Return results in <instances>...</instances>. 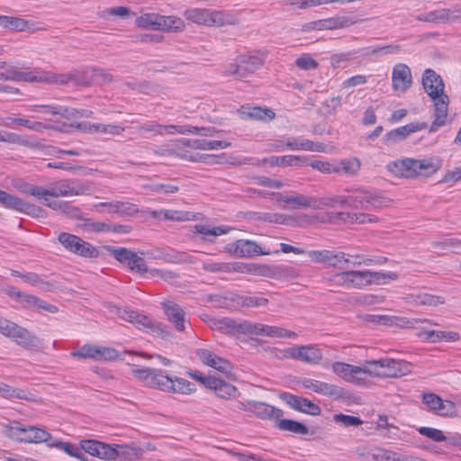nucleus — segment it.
<instances>
[{
	"label": "nucleus",
	"mask_w": 461,
	"mask_h": 461,
	"mask_svg": "<svg viewBox=\"0 0 461 461\" xmlns=\"http://www.w3.org/2000/svg\"><path fill=\"white\" fill-rule=\"evenodd\" d=\"M96 70L86 68L82 70H73L68 73H55L41 69L21 71L16 68H10L5 72L0 73V80H12L16 82H40L56 85H90L96 76Z\"/></svg>",
	"instance_id": "1"
},
{
	"label": "nucleus",
	"mask_w": 461,
	"mask_h": 461,
	"mask_svg": "<svg viewBox=\"0 0 461 461\" xmlns=\"http://www.w3.org/2000/svg\"><path fill=\"white\" fill-rule=\"evenodd\" d=\"M422 86L433 102L434 121L430 124L429 131L435 132L447 122L449 98L444 92L443 79L430 68L426 69L423 73Z\"/></svg>",
	"instance_id": "2"
},
{
	"label": "nucleus",
	"mask_w": 461,
	"mask_h": 461,
	"mask_svg": "<svg viewBox=\"0 0 461 461\" xmlns=\"http://www.w3.org/2000/svg\"><path fill=\"white\" fill-rule=\"evenodd\" d=\"M45 190L53 191L56 194H45L42 197H39V201L43 203L46 206L52 210L61 212L68 215H76L78 210L72 206L70 203L64 201L52 200L51 198H57L59 196L68 197L80 195L83 194V188L76 185L74 181L68 179H63L55 182L49 186L45 187Z\"/></svg>",
	"instance_id": "3"
},
{
	"label": "nucleus",
	"mask_w": 461,
	"mask_h": 461,
	"mask_svg": "<svg viewBox=\"0 0 461 461\" xmlns=\"http://www.w3.org/2000/svg\"><path fill=\"white\" fill-rule=\"evenodd\" d=\"M230 146V142L226 140H208L205 139H185L177 140L169 149L172 154L176 157L189 160L197 161L199 154L194 155L189 149L200 150H219L227 149Z\"/></svg>",
	"instance_id": "4"
},
{
	"label": "nucleus",
	"mask_w": 461,
	"mask_h": 461,
	"mask_svg": "<svg viewBox=\"0 0 461 461\" xmlns=\"http://www.w3.org/2000/svg\"><path fill=\"white\" fill-rule=\"evenodd\" d=\"M266 58V52L261 50L240 54L234 62L230 63L226 67L224 75L233 76L237 79H241L259 69L263 66Z\"/></svg>",
	"instance_id": "5"
},
{
	"label": "nucleus",
	"mask_w": 461,
	"mask_h": 461,
	"mask_svg": "<svg viewBox=\"0 0 461 461\" xmlns=\"http://www.w3.org/2000/svg\"><path fill=\"white\" fill-rule=\"evenodd\" d=\"M5 434L13 440L24 443L48 442L51 435L44 429L34 426H23L14 421L5 427Z\"/></svg>",
	"instance_id": "6"
},
{
	"label": "nucleus",
	"mask_w": 461,
	"mask_h": 461,
	"mask_svg": "<svg viewBox=\"0 0 461 461\" xmlns=\"http://www.w3.org/2000/svg\"><path fill=\"white\" fill-rule=\"evenodd\" d=\"M390 200L380 192L373 189H357L352 194L341 199V205L355 208L372 209L388 206Z\"/></svg>",
	"instance_id": "7"
},
{
	"label": "nucleus",
	"mask_w": 461,
	"mask_h": 461,
	"mask_svg": "<svg viewBox=\"0 0 461 461\" xmlns=\"http://www.w3.org/2000/svg\"><path fill=\"white\" fill-rule=\"evenodd\" d=\"M135 23L141 29L153 31L181 32L185 28V23L181 18L158 14H144L136 17Z\"/></svg>",
	"instance_id": "8"
},
{
	"label": "nucleus",
	"mask_w": 461,
	"mask_h": 461,
	"mask_svg": "<svg viewBox=\"0 0 461 461\" xmlns=\"http://www.w3.org/2000/svg\"><path fill=\"white\" fill-rule=\"evenodd\" d=\"M398 276L395 272L372 271L369 269L349 270V289H363L372 285H384L388 279L396 280Z\"/></svg>",
	"instance_id": "9"
},
{
	"label": "nucleus",
	"mask_w": 461,
	"mask_h": 461,
	"mask_svg": "<svg viewBox=\"0 0 461 461\" xmlns=\"http://www.w3.org/2000/svg\"><path fill=\"white\" fill-rule=\"evenodd\" d=\"M59 242L64 249L77 256L83 258H97L99 252L91 243L83 240L77 235L61 232L58 236Z\"/></svg>",
	"instance_id": "10"
},
{
	"label": "nucleus",
	"mask_w": 461,
	"mask_h": 461,
	"mask_svg": "<svg viewBox=\"0 0 461 461\" xmlns=\"http://www.w3.org/2000/svg\"><path fill=\"white\" fill-rule=\"evenodd\" d=\"M0 203L7 208L16 212L27 214L34 218H44L47 212L41 207L26 202L22 198L13 195L0 189Z\"/></svg>",
	"instance_id": "11"
},
{
	"label": "nucleus",
	"mask_w": 461,
	"mask_h": 461,
	"mask_svg": "<svg viewBox=\"0 0 461 461\" xmlns=\"http://www.w3.org/2000/svg\"><path fill=\"white\" fill-rule=\"evenodd\" d=\"M117 261L126 265L131 270L137 273L142 274L149 272L151 276H158L161 278H167L168 276V273H166L163 270L156 268L148 270L144 258L125 248L117 247Z\"/></svg>",
	"instance_id": "12"
},
{
	"label": "nucleus",
	"mask_w": 461,
	"mask_h": 461,
	"mask_svg": "<svg viewBox=\"0 0 461 461\" xmlns=\"http://www.w3.org/2000/svg\"><path fill=\"white\" fill-rule=\"evenodd\" d=\"M185 17L192 23L205 26H221L226 22L222 12L203 8L187 9L185 12Z\"/></svg>",
	"instance_id": "13"
},
{
	"label": "nucleus",
	"mask_w": 461,
	"mask_h": 461,
	"mask_svg": "<svg viewBox=\"0 0 461 461\" xmlns=\"http://www.w3.org/2000/svg\"><path fill=\"white\" fill-rule=\"evenodd\" d=\"M117 317L134 324L138 329L146 332L155 333L162 330L159 322L153 321L149 316L139 314L129 308L121 309L117 306Z\"/></svg>",
	"instance_id": "14"
},
{
	"label": "nucleus",
	"mask_w": 461,
	"mask_h": 461,
	"mask_svg": "<svg viewBox=\"0 0 461 461\" xmlns=\"http://www.w3.org/2000/svg\"><path fill=\"white\" fill-rule=\"evenodd\" d=\"M225 251L236 258H251L271 254V250H263L258 243L249 240H239L234 243L228 244L225 247Z\"/></svg>",
	"instance_id": "15"
},
{
	"label": "nucleus",
	"mask_w": 461,
	"mask_h": 461,
	"mask_svg": "<svg viewBox=\"0 0 461 461\" xmlns=\"http://www.w3.org/2000/svg\"><path fill=\"white\" fill-rule=\"evenodd\" d=\"M287 357L310 365H317L322 359L321 350L315 345L294 346L285 350Z\"/></svg>",
	"instance_id": "16"
},
{
	"label": "nucleus",
	"mask_w": 461,
	"mask_h": 461,
	"mask_svg": "<svg viewBox=\"0 0 461 461\" xmlns=\"http://www.w3.org/2000/svg\"><path fill=\"white\" fill-rule=\"evenodd\" d=\"M299 384L305 390L314 392L323 396L332 398H340L343 396L342 388L333 384H329L320 380L306 377L302 378L299 381Z\"/></svg>",
	"instance_id": "17"
},
{
	"label": "nucleus",
	"mask_w": 461,
	"mask_h": 461,
	"mask_svg": "<svg viewBox=\"0 0 461 461\" xmlns=\"http://www.w3.org/2000/svg\"><path fill=\"white\" fill-rule=\"evenodd\" d=\"M281 400H283L292 409L309 414L312 416L320 415L321 409L319 405L315 404L307 398L292 394L290 393H283L280 394Z\"/></svg>",
	"instance_id": "18"
},
{
	"label": "nucleus",
	"mask_w": 461,
	"mask_h": 461,
	"mask_svg": "<svg viewBox=\"0 0 461 461\" xmlns=\"http://www.w3.org/2000/svg\"><path fill=\"white\" fill-rule=\"evenodd\" d=\"M196 355L204 365L216 369L227 376L232 375L233 366L231 363L219 357L214 352L206 348H200L196 351Z\"/></svg>",
	"instance_id": "19"
},
{
	"label": "nucleus",
	"mask_w": 461,
	"mask_h": 461,
	"mask_svg": "<svg viewBox=\"0 0 461 461\" xmlns=\"http://www.w3.org/2000/svg\"><path fill=\"white\" fill-rule=\"evenodd\" d=\"M212 328L230 335L249 334L251 322H239L233 319L224 317L213 319L212 321Z\"/></svg>",
	"instance_id": "20"
},
{
	"label": "nucleus",
	"mask_w": 461,
	"mask_h": 461,
	"mask_svg": "<svg viewBox=\"0 0 461 461\" xmlns=\"http://www.w3.org/2000/svg\"><path fill=\"white\" fill-rule=\"evenodd\" d=\"M412 84L411 68L403 63H397L392 70V87L393 91L405 93Z\"/></svg>",
	"instance_id": "21"
},
{
	"label": "nucleus",
	"mask_w": 461,
	"mask_h": 461,
	"mask_svg": "<svg viewBox=\"0 0 461 461\" xmlns=\"http://www.w3.org/2000/svg\"><path fill=\"white\" fill-rule=\"evenodd\" d=\"M459 18H461V10L456 7H453L420 14L418 15L417 20L428 23H453Z\"/></svg>",
	"instance_id": "22"
},
{
	"label": "nucleus",
	"mask_w": 461,
	"mask_h": 461,
	"mask_svg": "<svg viewBox=\"0 0 461 461\" xmlns=\"http://www.w3.org/2000/svg\"><path fill=\"white\" fill-rule=\"evenodd\" d=\"M80 450L102 459H115V447L97 440L84 439L80 441Z\"/></svg>",
	"instance_id": "23"
},
{
	"label": "nucleus",
	"mask_w": 461,
	"mask_h": 461,
	"mask_svg": "<svg viewBox=\"0 0 461 461\" xmlns=\"http://www.w3.org/2000/svg\"><path fill=\"white\" fill-rule=\"evenodd\" d=\"M382 377H400L409 374L411 365L403 360L394 358H381Z\"/></svg>",
	"instance_id": "24"
},
{
	"label": "nucleus",
	"mask_w": 461,
	"mask_h": 461,
	"mask_svg": "<svg viewBox=\"0 0 461 461\" xmlns=\"http://www.w3.org/2000/svg\"><path fill=\"white\" fill-rule=\"evenodd\" d=\"M249 334L267 336L270 338H289L296 339L297 333L278 326H270L261 323H251Z\"/></svg>",
	"instance_id": "25"
},
{
	"label": "nucleus",
	"mask_w": 461,
	"mask_h": 461,
	"mask_svg": "<svg viewBox=\"0 0 461 461\" xmlns=\"http://www.w3.org/2000/svg\"><path fill=\"white\" fill-rule=\"evenodd\" d=\"M7 338L12 339L24 348H37L41 344L40 339L36 336L16 323L14 324V328L11 329Z\"/></svg>",
	"instance_id": "26"
},
{
	"label": "nucleus",
	"mask_w": 461,
	"mask_h": 461,
	"mask_svg": "<svg viewBox=\"0 0 461 461\" xmlns=\"http://www.w3.org/2000/svg\"><path fill=\"white\" fill-rule=\"evenodd\" d=\"M17 124L21 126H24L29 130L41 132L47 129H56L59 131H66V125H63L62 127L58 126H52L50 123L43 122H38V121H30L24 118H13V117H7L5 119H1L0 124L4 125L5 127H12V124Z\"/></svg>",
	"instance_id": "27"
},
{
	"label": "nucleus",
	"mask_w": 461,
	"mask_h": 461,
	"mask_svg": "<svg viewBox=\"0 0 461 461\" xmlns=\"http://www.w3.org/2000/svg\"><path fill=\"white\" fill-rule=\"evenodd\" d=\"M308 257L312 262L327 264L331 267H336L339 261L349 262L346 258L344 252H335L333 250H310L307 253Z\"/></svg>",
	"instance_id": "28"
},
{
	"label": "nucleus",
	"mask_w": 461,
	"mask_h": 461,
	"mask_svg": "<svg viewBox=\"0 0 461 461\" xmlns=\"http://www.w3.org/2000/svg\"><path fill=\"white\" fill-rule=\"evenodd\" d=\"M205 386L214 391L216 395L221 399L235 398L239 394V391L234 385L216 377L206 379Z\"/></svg>",
	"instance_id": "29"
},
{
	"label": "nucleus",
	"mask_w": 461,
	"mask_h": 461,
	"mask_svg": "<svg viewBox=\"0 0 461 461\" xmlns=\"http://www.w3.org/2000/svg\"><path fill=\"white\" fill-rule=\"evenodd\" d=\"M332 371L341 379L349 383H358L361 377L360 366L343 362H334L331 365Z\"/></svg>",
	"instance_id": "30"
},
{
	"label": "nucleus",
	"mask_w": 461,
	"mask_h": 461,
	"mask_svg": "<svg viewBox=\"0 0 461 461\" xmlns=\"http://www.w3.org/2000/svg\"><path fill=\"white\" fill-rule=\"evenodd\" d=\"M285 147L290 150H304L313 152L326 151V145L322 142H314L312 140L300 137L287 138L285 140Z\"/></svg>",
	"instance_id": "31"
},
{
	"label": "nucleus",
	"mask_w": 461,
	"mask_h": 461,
	"mask_svg": "<svg viewBox=\"0 0 461 461\" xmlns=\"http://www.w3.org/2000/svg\"><path fill=\"white\" fill-rule=\"evenodd\" d=\"M162 307L168 321L174 324L176 330L183 331L185 328L184 310L173 301L162 303Z\"/></svg>",
	"instance_id": "32"
},
{
	"label": "nucleus",
	"mask_w": 461,
	"mask_h": 461,
	"mask_svg": "<svg viewBox=\"0 0 461 461\" xmlns=\"http://www.w3.org/2000/svg\"><path fill=\"white\" fill-rule=\"evenodd\" d=\"M356 23L357 19L354 16L337 15L316 22L315 28L318 30H338L349 27Z\"/></svg>",
	"instance_id": "33"
},
{
	"label": "nucleus",
	"mask_w": 461,
	"mask_h": 461,
	"mask_svg": "<svg viewBox=\"0 0 461 461\" xmlns=\"http://www.w3.org/2000/svg\"><path fill=\"white\" fill-rule=\"evenodd\" d=\"M238 114L244 120L251 119L258 121H271L276 115L271 109L249 105H242L238 110Z\"/></svg>",
	"instance_id": "34"
},
{
	"label": "nucleus",
	"mask_w": 461,
	"mask_h": 461,
	"mask_svg": "<svg viewBox=\"0 0 461 461\" xmlns=\"http://www.w3.org/2000/svg\"><path fill=\"white\" fill-rule=\"evenodd\" d=\"M32 111L41 112L46 114H59L64 118H78L82 116H88L86 111L79 112L76 109L67 108L59 105H34L32 109Z\"/></svg>",
	"instance_id": "35"
},
{
	"label": "nucleus",
	"mask_w": 461,
	"mask_h": 461,
	"mask_svg": "<svg viewBox=\"0 0 461 461\" xmlns=\"http://www.w3.org/2000/svg\"><path fill=\"white\" fill-rule=\"evenodd\" d=\"M250 412L261 420H278L283 416V411L263 402L253 401Z\"/></svg>",
	"instance_id": "36"
},
{
	"label": "nucleus",
	"mask_w": 461,
	"mask_h": 461,
	"mask_svg": "<svg viewBox=\"0 0 461 461\" xmlns=\"http://www.w3.org/2000/svg\"><path fill=\"white\" fill-rule=\"evenodd\" d=\"M287 205L292 209H316L318 202L313 196L305 195L296 192L288 194Z\"/></svg>",
	"instance_id": "37"
},
{
	"label": "nucleus",
	"mask_w": 461,
	"mask_h": 461,
	"mask_svg": "<svg viewBox=\"0 0 461 461\" xmlns=\"http://www.w3.org/2000/svg\"><path fill=\"white\" fill-rule=\"evenodd\" d=\"M414 167L417 176H429L441 167V160L438 158L414 159Z\"/></svg>",
	"instance_id": "38"
},
{
	"label": "nucleus",
	"mask_w": 461,
	"mask_h": 461,
	"mask_svg": "<svg viewBox=\"0 0 461 461\" xmlns=\"http://www.w3.org/2000/svg\"><path fill=\"white\" fill-rule=\"evenodd\" d=\"M357 452L360 456L366 457L367 460L391 461L393 451L376 446H366L359 447Z\"/></svg>",
	"instance_id": "39"
},
{
	"label": "nucleus",
	"mask_w": 461,
	"mask_h": 461,
	"mask_svg": "<svg viewBox=\"0 0 461 461\" xmlns=\"http://www.w3.org/2000/svg\"><path fill=\"white\" fill-rule=\"evenodd\" d=\"M420 337L431 343L439 341L455 342L460 339V336L457 332L450 330H425Z\"/></svg>",
	"instance_id": "40"
},
{
	"label": "nucleus",
	"mask_w": 461,
	"mask_h": 461,
	"mask_svg": "<svg viewBox=\"0 0 461 461\" xmlns=\"http://www.w3.org/2000/svg\"><path fill=\"white\" fill-rule=\"evenodd\" d=\"M227 269L226 273L238 272V273H249L261 276H267L269 268L266 266H260L256 264H245L242 262L226 263Z\"/></svg>",
	"instance_id": "41"
},
{
	"label": "nucleus",
	"mask_w": 461,
	"mask_h": 461,
	"mask_svg": "<svg viewBox=\"0 0 461 461\" xmlns=\"http://www.w3.org/2000/svg\"><path fill=\"white\" fill-rule=\"evenodd\" d=\"M142 455V449L135 443L126 444L117 440V461H132Z\"/></svg>",
	"instance_id": "42"
},
{
	"label": "nucleus",
	"mask_w": 461,
	"mask_h": 461,
	"mask_svg": "<svg viewBox=\"0 0 461 461\" xmlns=\"http://www.w3.org/2000/svg\"><path fill=\"white\" fill-rule=\"evenodd\" d=\"M265 161L270 167H288V166H303L306 164L304 157L296 155L271 156Z\"/></svg>",
	"instance_id": "43"
},
{
	"label": "nucleus",
	"mask_w": 461,
	"mask_h": 461,
	"mask_svg": "<svg viewBox=\"0 0 461 461\" xmlns=\"http://www.w3.org/2000/svg\"><path fill=\"white\" fill-rule=\"evenodd\" d=\"M167 393L191 394L196 390L195 384L185 378L171 376Z\"/></svg>",
	"instance_id": "44"
},
{
	"label": "nucleus",
	"mask_w": 461,
	"mask_h": 461,
	"mask_svg": "<svg viewBox=\"0 0 461 461\" xmlns=\"http://www.w3.org/2000/svg\"><path fill=\"white\" fill-rule=\"evenodd\" d=\"M16 295L21 298L23 302H25L28 306L34 307L38 310H42L50 313L58 312V307L43 301L34 295L17 292Z\"/></svg>",
	"instance_id": "45"
},
{
	"label": "nucleus",
	"mask_w": 461,
	"mask_h": 461,
	"mask_svg": "<svg viewBox=\"0 0 461 461\" xmlns=\"http://www.w3.org/2000/svg\"><path fill=\"white\" fill-rule=\"evenodd\" d=\"M14 186L22 194L34 196L36 199L48 194H56L53 191L45 190V186L32 185L22 180L14 183Z\"/></svg>",
	"instance_id": "46"
},
{
	"label": "nucleus",
	"mask_w": 461,
	"mask_h": 461,
	"mask_svg": "<svg viewBox=\"0 0 461 461\" xmlns=\"http://www.w3.org/2000/svg\"><path fill=\"white\" fill-rule=\"evenodd\" d=\"M360 161L356 158H348L335 162V173L345 176H354L360 169Z\"/></svg>",
	"instance_id": "47"
},
{
	"label": "nucleus",
	"mask_w": 461,
	"mask_h": 461,
	"mask_svg": "<svg viewBox=\"0 0 461 461\" xmlns=\"http://www.w3.org/2000/svg\"><path fill=\"white\" fill-rule=\"evenodd\" d=\"M276 427L283 431H289L297 435H306L309 432L308 428L302 422L287 420L278 419L276 422Z\"/></svg>",
	"instance_id": "48"
},
{
	"label": "nucleus",
	"mask_w": 461,
	"mask_h": 461,
	"mask_svg": "<svg viewBox=\"0 0 461 461\" xmlns=\"http://www.w3.org/2000/svg\"><path fill=\"white\" fill-rule=\"evenodd\" d=\"M420 128L413 123L406 124L402 127H398L394 130L390 131L386 133L385 139L387 141L390 142H397L403 139H405L407 136H409L411 133L419 131Z\"/></svg>",
	"instance_id": "49"
},
{
	"label": "nucleus",
	"mask_w": 461,
	"mask_h": 461,
	"mask_svg": "<svg viewBox=\"0 0 461 461\" xmlns=\"http://www.w3.org/2000/svg\"><path fill=\"white\" fill-rule=\"evenodd\" d=\"M49 446L51 447H56L57 449L65 452L70 456L83 460L84 455L81 452L79 447L75 444L55 439L49 443Z\"/></svg>",
	"instance_id": "50"
},
{
	"label": "nucleus",
	"mask_w": 461,
	"mask_h": 461,
	"mask_svg": "<svg viewBox=\"0 0 461 461\" xmlns=\"http://www.w3.org/2000/svg\"><path fill=\"white\" fill-rule=\"evenodd\" d=\"M257 219L269 223L283 225H290L294 221V219L289 215L274 212H258Z\"/></svg>",
	"instance_id": "51"
},
{
	"label": "nucleus",
	"mask_w": 461,
	"mask_h": 461,
	"mask_svg": "<svg viewBox=\"0 0 461 461\" xmlns=\"http://www.w3.org/2000/svg\"><path fill=\"white\" fill-rule=\"evenodd\" d=\"M170 379L171 376L167 375L165 371L155 368L149 386L163 392H167Z\"/></svg>",
	"instance_id": "52"
},
{
	"label": "nucleus",
	"mask_w": 461,
	"mask_h": 461,
	"mask_svg": "<svg viewBox=\"0 0 461 461\" xmlns=\"http://www.w3.org/2000/svg\"><path fill=\"white\" fill-rule=\"evenodd\" d=\"M432 412L443 417H454L457 414V409L453 402L440 398Z\"/></svg>",
	"instance_id": "53"
},
{
	"label": "nucleus",
	"mask_w": 461,
	"mask_h": 461,
	"mask_svg": "<svg viewBox=\"0 0 461 461\" xmlns=\"http://www.w3.org/2000/svg\"><path fill=\"white\" fill-rule=\"evenodd\" d=\"M95 345L91 343L84 344L78 349L70 352V357L77 359H91L95 361Z\"/></svg>",
	"instance_id": "54"
},
{
	"label": "nucleus",
	"mask_w": 461,
	"mask_h": 461,
	"mask_svg": "<svg viewBox=\"0 0 461 461\" xmlns=\"http://www.w3.org/2000/svg\"><path fill=\"white\" fill-rule=\"evenodd\" d=\"M77 128L84 132L95 133V132H110L113 133L114 126L104 125L101 123L82 122L77 125Z\"/></svg>",
	"instance_id": "55"
},
{
	"label": "nucleus",
	"mask_w": 461,
	"mask_h": 461,
	"mask_svg": "<svg viewBox=\"0 0 461 461\" xmlns=\"http://www.w3.org/2000/svg\"><path fill=\"white\" fill-rule=\"evenodd\" d=\"M267 303V298L254 295H241L237 298V303L242 307H259L266 305Z\"/></svg>",
	"instance_id": "56"
},
{
	"label": "nucleus",
	"mask_w": 461,
	"mask_h": 461,
	"mask_svg": "<svg viewBox=\"0 0 461 461\" xmlns=\"http://www.w3.org/2000/svg\"><path fill=\"white\" fill-rule=\"evenodd\" d=\"M332 420L335 423L344 427H358L363 424V420L359 417L343 413L334 414Z\"/></svg>",
	"instance_id": "57"
},
{
	"label": "nucleus",
	"mask_w": 461,
	"mask_h": 461,
	"mask_svg": "<svg viewBox=\"0 0 461 461\" xmlns=\"http://www.w3.org/2000/svg\"><path fill=\"white\" fill-rule=\"evenodd\" d=\"M230 230V228L226 226H217V227H210L208 225H197L196 226V231L202 235L204 236V238L207 237H217L220 235H223L228 233Z\"/></svg>",
	"instance_id": "58"
},
{
	"label": "nucleus",
	"mask_w": 461,
	"mask_h": 461,
	"mask_svg": "<svg viewBox=\"0 0 461 461\" xmlns=\"http://www.w3.org/2000/svg\"><path fill=\"white\" fill-rule=\"evenodd\" d=\"M381 358L378 360L366 361L363 366H360L361 376L368 375L371 376L382 377Z\"/></svg>",
	"instance_id": "59"
},
{
	"label": "nucleus",
	"mask_w": 461,
	"mask_h": 461,
	"mask_svg": "<svg viewBox=\"0 0 461 461\" xmlns=\"http://www.w3.org/2000/svg\"><path fill=\"white\" fill-rule=\"evenodd\" d=\"M0 142L14 144V145H22V146H26L29 144V141L25 138L22 137L21 135H18L14 132L1 131V130H0Z\"/></svg>",
	"instance_id": "60"
},
{
	"label": "nucleus",
	"mask_w": 461,
	"mask_h": 461,
	"mask_svg": "<svg viewBox=\"0 0 461 461\" xmlns=\"http://www.w3.org/2000/svg\"><path fill=\"white\" fill-rule=\"evenodd\" d=\"M147 188L156 194H171L176 193L179 188L171 183H153L147 185Z\"/></svg>",
	"instance_id": "61"
},
{
	"label": "nucleus",
	"mask_w": 461,
	"mask_h": 461,
	"mask_svg": "<svg viewBox=\"0 0 461 461\" xmlns=\"http://www.w3.org/2000/svg\"><path fill=\"white\" fill-rule=\"evenodd\" d=\"M0 395L5 398L25 399L26 393L19 388H14L5 383L0 382Z\"/></svg>",
	"instance_id": "62"
},
{
	"label": "nucleus",
	"mask_w": 461,
	"mask_h": 461,
	"mask_svg": "<svg viewBox=\"0 0 461 461\" xmlns=\"http://www.w3.org/2000/svg\"><path fill=\"white\" fill-rule=\"evenodd\" d=\"M95 361H112L115 358V348L95 345Z\"/></svg>",
	"instance_id": "63"
},
{
	"label": "nucleus",
	"mask_w": 461,
	"mask_h": 461,
	"mask_svg": "<svg viewBox=\"0 0 461 461\" xmlns=\"http://www.w3.org/2000/svg\"><path fill=\"white\" fill-rule=\"evenodd\" d=\"M295 65L303 70H312L318 68V62L308 53L298 57L295 60Z\"/></svg>",
	"instance_id": "64"
}]
</instances>
